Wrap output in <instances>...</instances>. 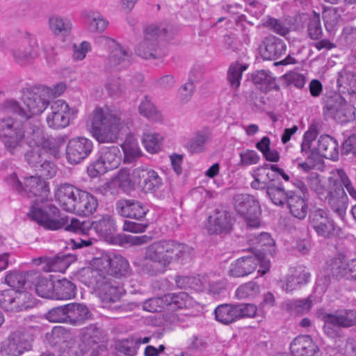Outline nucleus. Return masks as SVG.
Listing matches in <instances>:
<instances>
[{
  "instance_id": "nucleus-1",
  "label": "nucleus",
  "mask_w": 356,
  "mask_h": 356,
  "mask_svg": "<svg viewBox=\"0 0 356 356\" xmlns=\"http://www.w3.org/2000/svg\"><path fill=\"white\" fill-rule=\"evenodd\" d=\"M32 217L37 220L40 226L49 230H65L82 235H88L93 229L99 235H106L111 232L113 227L112 218L108 215L102 216L99 219L90 221H80L72 218L69 224L67 216L60 215L59 209L49 203L44 207H35L31 213Z\"/></svg>"
},
{
  "instance_id": "nucleus-2",
  "label": "nucleus",
  "mask_w": 356,
  "mask_h": 356,
  "mask_svg": "<svg viewBox=\"0 0 356 356\" xmlns=\"http://www.w3.org/2000/svg\"><path fill=\"white\" fill-rule=\"evenodd\" d=\"M193 257L194 250L191 246L175 240H161L145 248L141 269L154 276L163 273L173 261L186 264L191 262Z\"/></svg>"
},
{
  "instance_id": "nucleus-3",
  "label": "nucleus",
  "mask_w": 356,
  "mask_h": 356,
  "mask_svg": "<svg viewBox=\"0 0 356 356\" xmlns=\"http://www.w3.org/2000/svg\"><path fill=\"white\" fill-rule=\"evenodd\" d=\"M121 115L115 108H96L90 115L92 136L99 143L116 141L123 124Z\"/></svg>"
},
{
  "instance_id": "nucleus-4",
  "label": "nucleus",
  "mask_w": 356,
  "mask_h": 356,
  "mask_svg": "<svg viewBox=\"0 0 356 356\" xmlns=\"http://www.w3.org/2000/svg\"><path fill=\"white\" fill-rule=\"evenodd\" d=\"M177 33L173 24H149L145 29V38L136 49V54L144 59H161L168 54L162 39H170Z\"/></svg>"
},
{
  "instance_id": "nucleus-5",
  "label": "nucleus",
  "mask_w": 356,
  "mask_h": 356,
  "mask_svg": "<svg viewBox=\"0 0 356 356\" xmlns=\"http://www.w3.org/2000/svg\"><path fill=\"white\" fill-rule=\"evenodd\" d=\"M80 279L85 285L93 289L104 303L117 302L124 291L113 277L92 266L82 269Z\"/></svg>"
},
{
  "instance_id": "nucleus-6",
  "label": "nucleus",
  "mask_w": 356,
  "mask_h": 356,
  "mask_svg": "<svg viewBox=\"0 0 356 356\" xmlns=\"http://www.w3.org/2000/svg\"><path fill=\"white\" fill-rule=\"evenodd\" d=\"M47 90L45 89H33L24 92L23 104L17 101L8 99L1 107L3 113H15L21 118L28 120L33 115H40L49 104L47 99Z\"/></svg>"
},
{
  "instance_id": "nucleus-7",
  "label": "nucleus",
  "mask_w": 356,
  "mask_h": 356,
  "mask_svg": "<svg viewBox=\"0 0 356 356\" xmlns=\"http://www.w3.org/2000/svg\"><path fill=\"white\" fill-rule=\"evenodd\" d=\"M317 317L323 322V332L330 338L342 336L341 328H349L356 325V310L337 309L333 313H327L321 309L316 312Z\"/></svg>"
},
{
  "instance_id": "nucleus-8",
  "label": "nucleus",
  "mask_w": 356,
  "mask_h": 356,
  "mask_svg": "<svg viewBox=\"0 0 356 356\" xmlns=\"http://www.w3.org/2000/svg\"><path fill=\"white\" fill-rule=\"evenodd\" d=\"M0 138L5 149L13 155L22 154L24 151V133L15 126L11 117L0 119Z\"/></svg>"
},
{
  "instance_id": "nucleus-9",
  "label": "nucleus",
  "mask_w": 356,
  "mask_h": 356,
  "mask_svg": "<svg viewBox=\"0 0 356 356\" xmlns=\"http://www.w3.org/2000/svg\"><path fill=\"white\" fill-rule=\"evenodd\" d=\"M91 266L112 277H127L131 274V268L127 259L115 253H104L99 257L93 258Z\"/></svg>"
},
{
  "instance_id": "nucleus-10",
  "label": "nucleus",
  "mask_w": 356,
  "mask_h": 356,
  "mask_svg": "<svg viewBox=\"0 0 356 356\" xmlns=\"http://www.w3.org/2000/svg\"><path fill=\"white\" fill-rule=\"evenodd\" d=\"M121 152L118 146L102 147L96 160L88 167L90 176L95 177L117 168L121 162Z\"/></svg>"
},
{
  "instance_id": "nucleus-11",
  "label": "nucleus",
  "mask_w": 356,
  "mask_h": 356,
  "mask_svg": "<svg viewBox=\"0 0 356 356\" xmlns=\"http://www.w3.org/2000/svg\"><path fill=\"white\" fill-rule=\"evenodd\" d=\"M234 207L236 213L245 219L249 227L257 228L260 226V205L253 196L236 194L234 197Z\"/></svg>"
},
{
  "instance_id": "nucleus-12",
  "label": "nucleus",
  "mask_w": 356,
  "mask_h": 356,
  "mask_svg": "<svg viewBox=\"0 0 356 356\" xmlns=\"http://www.w3.org/2000/svg\"><path fill=\"white\" fill-rule=\"evenodd\" d=\"M323 112L325 115L333 118L339 123L343 124L352 121L355 118V107L339 94L327 96L325 99Z\"/></svg>"
},
{
  "instance_id": "nucleus-13",
  "label": "nucleus",
  "mask_w": 356,
  "mask_h": 356,
  "mask_svg": "<svg viewBox=\"0 0 356 356\" xmlns=\"http://www.w3.org/2000/svg\"><path fill=\"white\" fill-rule=\"evenodd\" d=\"M34 305L35 300L26 291L7 289L0 292V307L5 311L19 312Z\"/></svg>"
},
{
  "instance_id": "nucleus-14",
  "label": "nucleus",
  "mask_w": 356,
  "mask_h": 356,
  "mask_svg": "<svg viewBox=\"0 0 356 356\" xmlns=\"http://www.w3.org/2000/svg\"><path fill=\"white\" fill-rule=\"evenodd\" d=\"M50 112L47 116L48 126L54 129H60L70 125L77 113L74 108H70L63 99H57L49 103Z\"/></svg>"
},
{
  "instance_id": "nucleus-15",
  "label": "nucleus",
  "mask_w": 356,
  "mask_h": 356,
  "mask_svg": "<svg viewBox=\"0 0 356 356\" xmlns=\"http://www.w3.org/2000/svg\"><path fill=\"white\" fill-rule=\"evenodd\" d=\"M26 151L24 158L26 163L40 173V176L51 178L56 174L54 163L49 159L47 150L41 147H32Z\"/></svg>"
},
{
  "instance_id": "nucleus-16",
  "label": "nucleus",
  "mask_w": 356,
  "mask_h": 356,
  "mask_svg": "<svg viewBox=\"0 0 356 356\" xmlns=\"http://www.w3.org/2000/svg\"><path fill=\"white\" fill-rule=\"evenodd\" d=\"M328 182L330 191L327 196H325L327 199V204L334 213L343 218L348 206V196L336 176H330L328 178Z\"/></svg>"
},
{
  "instance_id": "nucleus-17",
  "label": "nucleus",
  "mask_w": 356,
  "mask_h": 356,
  "mask_svg": "<svg viewBox=\"0 0 356 356\" xmlns=\"http://www.w3.org/2000/svg\"><path fill=\"white\" fill-rule=\"evenodd\" d=\"M23 187V193H26L30 197H38L35 200V204L31 207L28 215L31 219L35 221L39 225H40L38 220L32 217L31 213L34 208L44 207V206L47 203L54 206L51 202H43L44 197H45L48 193V189L47 188L45 183L41 179L40 177L31 176L24 179Z\"/></svg>"
},
{
  "instance_id": "nucleus-18",
  "label": "nucleus",
  "mask_w": 356,
  "mask_h": 356,
  "mask_svg": "<svg viewBox=\"0 0 356 356\" xmlns=\"http://www.w3.org/2000/svg\"><path fill=\"white\" fill-rule=\"evenodd\" d=\"M309 224L318 236L324 238H331L334 235L335 223L328 213L323 209H315L309 213Z\"/></svg>"
},
{
  "instance_id": "nucleus-19",
  "label": "nucleus",
  "mask_w": 356,
  "mask_h": 356,
  "mask_svg": "<svg viewBox=\"0 0 356 356\" xmlns=\"http://www.w3.org/2000/svg\"><path fill=\"white\" fill-rule=\"evenodd\" d=\"M93 143L85 137L70 139L66 147V159L72 165L78 164L92 152Z\"/></svg>"
},
{
  "instance_id": "nucleus-20",
  "label": "nucleus",
  "mask_w": 356,
  "mask_h": 356,
  "mask_svg": "<svg viewBox=\"0 0 356 356\" xmlns=\"http://www.w3.org/2000/svg\"><path fill=\"white\" fill-rule=\"evenodd\" d=\"M27 33H22L19 42L11 49V53L15 60L22 65L31 63L35 58L38 57L39 53L35 49L37 46L36 42L29 38Z\"/></svg>"
},
{
  "instance_id": "nucleus-21",
  "label": "nucleus",
  "mask_w": 356,
  "mask_h": 356,
  "mask_svg": "<svg viewBox=\"0 0 356 356\" xmlns=\"http://www.w3.org/2000/svg\"><path fill=\"white\" fill-rule=\"evenodd\" d=\"M115 211L124 218L142 221L145 218L148 209L139 200L122 198L115 202Z\"/></svg>"
},
{
  "instance_id": "nucleus-22",
  "label": "nucleus",
  "mask_w": 356,
  "mask_h": 356,
  "mask_svg": "<svg viewBox=\"0 0 356 356\" xmlns=\"http://www.w3.org/2000/svg\"><path fill=\"white\" fill-rule=\"evenodd\" d=\"M232 228L231 214L225 210L216 209L208 218L207 229L210 234H227Z\"/></svg>"
},
{
  "instance_id": "nucleus-23",
  "label": "nucleus",
  "mask_w": 356,
  "mask_h": 356,
  "mask_svg": "<svg viewBox=\"0 0 356 356\" xmlns=\"http://www.w3.org/2000/svg\"><path fill=\"white\" fill-rule=\"evenodd\" d=\"M111 51L106 60V67L112 69L122 70L131 64V53L127 47L113 41Z\"/></svg>"
},
{
  "instance_id": "nucleus-24",
  "label": "nucleus",
  "mask_w": 356,
  "mask_h": 356,
  "mask_svg": "<svg viewBox=\"0 0 356 356\" xmlns=\"http://www.w3.org/2000/svg\"><path fill=\"white\" fill-rule=\"evenodd\" d=\"M134 176L139 179L138 184L145 193L156 191L163 184L162 179L153 170L136 169L134 171Z\"/></svg>"
},
{
  "instance_id": "nucleus-25",
  "label": "nucleus",
  "mask_w": 356,
  "mask_h": 356,
  "mask_svg": "<svg viewBox=\"0 0 356 356\" xmlns=\"http://www.w3.org/2000/svg\"><path fill=\"white\" fill-rule=\"evenodd\" d=\"M330 270L337 278L356 280V259L346 262L344 257L339 255L332 260Z\"/></svg>"
},
{
  "instance_id": "nucleus-26",
  "label": "nucleus",
  "mask_w": 356,
  "mask_h": 356,
  "mask_svg": "<svg viewBox=\"0 0 356 356\" xmlns=\"http://www.w3.org/2000/svg\"><path fill=\"white\" fill-rule=\"evenodd\" d=\"M286 50L284 42L273 35L265 38L260 46L261 56L266 60H276L285 54Z\"/></svg>"
},
{
  "instance_id": "nucleus-27",
  "label": "nucleus",
  "mask_w": 356,
  "mask_h": 356,
  "mask_svg": "<svg viewBox=\"0 0 356 356\" xmlns=\"http://www.w3.org/2000/svg\"><path fill=\"white\" fill-rule=\"evenodd\" d=\"M291 351L298 356H318L319 348L309 335L296 337L291 343Z\"/></svg>"
},
{
  "instance_id": "nucleus-28",
  "label": "nucleus",
  "mask_w": 356,
  "mask_h": 356,
  "mask_svg": "<svg viewBox=\"0 0 356 356\" xmlns=\"http://www.w3.org/2000/svg\"><path fill=\"white\" fill-rule=\"evenodd\" d=\"M258 266V259L253 254L242 257L232 263L229 274L236 277L246 276L254 271Z\"/></svg>"
},
{
  "instance_id": "nucleus-29",
  "label": "nucleus",
  "mask_w": 356,
  "mask_h": 356,
  "mask_svg": "<svg viewBox=\"0 0 356 356\" xmlns=\"http://www.w3.org/2000/svg\"><path fill=\"white\" fill-rule=\"evenodd\" d=\"M67 323L78 326L91 318L92 314L86 305L81 303L67 304Z\"/></svg>"
},
{
  "instance_id": "nucleus-30",
  "label": "nucleus",
  "mask_w": 356,
  "mask_h": 356,
  "mask_svg": "<svg viewBox=\"0 0 356 356\" xmlns=\"http://www.w3.org/2000/svg\"><path fill=\"white\" fill-rule=\"evenodd\" d=\"M338 149V143L334 138L328 135H323L318 140L316 154L318 156L320 154L325 159L335 161L339 156Z\"/></svg>"
},
{
  "instance_id": "nucleus-31",
  "label": "nucleus",
  "mask_w": 356,
  "mask_h": 356,
  "mask_svg": "<svg viewBox=\"0 0 356 356\" xmlns=\"http://www.w3.org/2000/svg\"><path fill=\"white\" fill-rule=\"evenodd\" d=\"M307 184L301 180H296L294 186L299 189L304 196L308 193V187L314 191L320 197H325L327 189L325 184L322 182L320 176L316 173L312 174L306 179Z\"/></svg>"
},
{
  "instance_id": "nucleus-32",
  "label": "nucleus",
  "mask_w": 356,
  "mask_h": 356,
  "mask_svg": "<svg viewBox=\"0 0 356 356\" xmlns=\"http://www.w3.org/2000/svg\"><path fill=\"white\" fill-rule=\"evenodd\" d=\"M294 191H286L281 182L268 186L266 193L271 202L277 206H283L287 202Z\"/></svg>"
},
{
  "instance_id": "nucleus-33",
  "label": "nucleus",
  "mask_w": 356,
  "mask_h": 356,
  "mask_svg": "<svg viewBox=\"0 0 356 356\" xmlns=\"http://www.w3.org/2000/svg\"><path fill=\"white\" fill-rule=\"evenodd\" d=\"M286 203L290 213L293 217L299 220H302L306 217L308 211V205L305 200V196L303 195L302 197L293 192Z\"/></svg>"
},
{
  "instance_id": "nucleus-34",
  "label": "nucleus",
  "mask_w": 356,
  "mask_h": 356,
  "mask_svg": "<svg viewBox=\"0 0 356 356\" xmlns=\"http://www.w3.org/2000/svg\"><path fill=\"white\" fill-rule=\"evenodd\" d=\"M236 304H222L214 310L216 319L225 325L238 320Z\"/></svg>"
},
{
  "instance_id": "nucleus-35",
  "label": "nucleus",
  "mask_w": 356,
  "mask_h": 356,
  "mask_svg": "<svg viewBox=\"0 0 356 356\" xmlns=\"http://www.w3.org/2000/svg\"><path fill=\"white\" fill-rule=\"evenodd\" d=\"M337 87L341 92L356 93V73L343 70L338 73Z\"/></svg>"
},
{
  "instance_id": "nucleus-36",
  "label": "nucleus",
  "mask_w": 356,
  "mask_h": 356,
  "mask_svg": "<svg viewBox=\"0 0 356 356\" xmlns=\"http://www.w3.org/2000/svg\"><path fill=\"white\" fill-rule=\"evenodd\" d=\"M35 273L29 272L26 274L20 273H13L6 276V282L12 287V289L19 290V289L26 286V289H31V282L33 281Z\"/></svg>"
},
{
  "instance_id": "nucleus-37",
  "label": "nucleus",
  "mask_w": 356,
  "mask_h": 356,
  "mask_svg": "<svg viewBox=\"0 0 356 356\" xmlns=\"http://www.w3.org/2000/svg\"><path fill=\"white\" fill-rule=\"evenodd\" d=\"M33 279L36 281L34 284L35 293L42 298L54 299L55 282L50 278L40 276L37 273Z\"/></svg>"
},
{
  "instance_id": "nucleus-38",
  "label": "nucleus",
  "mask_w": 356,
  "mask_h": 356,
  "mask_svg": "<svg viewBox=\"0 0 356 356\" xmlns=\"http://www.w3.org/2000/svg\"><path fill=\"white\" fill-rule=\"evenodd\" d=\"M79 190V188L69 184L58 186L55 191V197L60 207L65 209Z\"/></svg>"
},
{
  "instance_id": "nucleus-39",
  "label": "nucleus",
  "mask_w": 356,
  "mask_h": 356,
  "mask_svg": "<svg viewBox=\"0 0 356 356\" xmlns=\"http://www.w3.org/2000/svg\"><path fill=\"white\" fill-rule=\"evenodd\" d=\"M26 136H24V145L26 144L29 147H40L44 143L46 135L39 124H33L26 128Z\"/></svg>"
},
{
  "instance_id": "nucleus-40",
  "label": "nucleus",
  "mask_w": 356,
  "mask_h": 356,
  "mask_svg": "<svg viewBox=\"0 0 356 356\" xmlns=\"http://www.w3.org/2000/svg\"><path fill=\"white\" fill-rule=\"evenodd\" d=\"M54 291V299L68 300L76 295L75 285L67 279L57 280Z\"/></svg>"
},
{
  "instance_id": "nucleus-41",
  "label": "nucleus",
  "mask_w": 356,
  "mask_h": 356,
  "mask_svg": "<svg viewBox=\"0 0 356 356\" xmlns=\"http://www.w3.org/2000/svg\"><path fill=\"white\" fill-rule=\"evenodd\" d=\"M97 207L98 201L97 198L91 193L83 191L76 214L79 216H89L96 211Z\"/></svg>"
},
{
  "instance_id": "nucleus-42",
  "label": "nucleus",
  "mask_w": 356,
  "mask_h": 356,
  "mask_svg": "<svg viewBox=\"0 0 356 356\" xmlns=\"http://www.w3.org/2000/svg\"><path fill=\"white\" fill-rule=\"evenodd\" d=\"M209 140V135L204 131H197L188 140L186 149L191 154H197L203 152L205 145Z\"/></svg>"
},
{
  "instance_id": "nucleus-43",
  "label": "nucleus",
  "mask_w": 356,
  "mask_h": 356,
  "mask_svg": "<svg viewBox=\"0 0 356 356\" xmlns=\"http://www.w3.org/2000/svg\"><path fill=\"white\" fill-rule=\"evenodd\" d=\"M314 299L312 296L307 298L289 300L286 307L289 312L293 314H305L308 313L313 306Z\"/></svg>"
},
{
  "instance_id": "nucleus-44",
  "label": "nucleus",
  "mask_w": 356,
  "mask_h": 356,
  "mask_svg": "<svg viewBox=\"0 0 356 356\" xmlns=\"http://www.w3.org/2000/svg\"><path fill=\"white\" fill-rule=\"evenodd\" d=\"M141 115L152 122H160L163 119L162 114L157 110L148 97L145 96L138 106Z\"/></svg>"
},
{
  "instance_id": "nucleus-45",
  "label": "nucleus",
  "mask_w": 356,
  "mask_h": 356,
  "mask_svg": "<svg viewBox=\"0 0 356 356\" xmlns=\"http://www.w3.org/2000/svg\"><path fill=\"white\" fill-rule=\"evenodd\" d=\"M25 350L24 343L18 337L9 338L1 347V353L7 356H19Z\"/></svg>"
},
{
  "instance_id": "nucleus-46",
  "label": "nucleus",
  "mask_w": 356,
  "mask_h": 356,
  "mask_svg": "<svg viewBox=\"0 0 356 356\" xmlns=\"http://www.w3.org/2000/svg\"><path fill=\"white\" fill-rule=\"evenodd\" d=\"M124 154V162L132 163L141 156V151L136 140L130 137L127 138L122 145Z\"/></svg>"
},
{
  "instance_id": "nucleus-47",
  "label": "nucleus",
  "mask_w": 356,
  "mask_h": 356,
  "mask_svg": "<svg viewBox=\"0 0 356 356\" xmlns=\"http://www.w3.org/2000/svg\"><path fill=\"white\" fill-rule=\"evenodd\" d=\"M252 81L255 84L266 86V90H278L279 86L276 83L275 79L271 73L266 70H259L252 74Z\"/></svg>"
},
{
  "instance_id": "nucleus-48",
  "label": "nucleus",
  "mask_w": 356,
  "mask_h": 356,
  "mask_svg": "<svg viewBox=\"0 0 356 356\" xmlns=\"http://www.w3.org/2000/svg\"><path fill=\"white\" fill-rule=\"evenodd\" d=\"M102 339L101 330L93 325H90L83 330L82 341L88 346L99 343Z\"/></svg>"
},
{
  "instance_id": "nucleus-49",
  "label": "nucleus",
  "mask_w": 356,
  "mask_h": 356,
  "mask_svg": "<svg viewBox=\"0 0 356 356\" xmlns=\"http://www.w3.org/2000/svg\"><path fill=\"white\" fill-rule=\"evenodd\" d=\"M256 241L257 247L260 248L259 252L268 253L270 256L275 253V241L268 233H261Z\"/></svg>"
},
{
  "instance_id": "nucleus-50",
  "label": "nucleus",
  "mask_w": 356,
  "mask_h": 356,
  "mask_svg": "<svg viewBox=\"0 0 356 356\" xmlns=\"http://www.w3.org/2000/svg\"><path fill=\"white\" fill-rule=\"evenodd\" d=\"M245 70L246 66L238 63L230 65L227 72V79L232 88L239 87L242 74Z\"/></svg>"
},
{
  "instance_id": "nucleus-51",
  "label": "nucleus",
  "mask_w": 356,
  "mask_h": 356,
  "mask_svg": "<svg viewBox=\"0 0 356 356\" xmlns=\"http://www.w3.org/2000/svg\"><path fill=\"white\" fill-rule=\"evenodd\" d=\"M254 181L251 183V187L256 190H267L268 186H272L270 184L266 176L264 168L258 167L253 172L252 175Z\"/></svg>"
},
{
  "instance_id": "nucleus-52",
  "label": "nucleus",
  "mask_w": 356,
  "mask_h": 356,
  "mask_svg": "<svg viewBox=\"0 0 356 356\" xmlns=\"http://www.w3.org/2000/svg\"><path fill=\"white\" fill-rule=\"evenodd\" d=\"M139 341V340H135L134 337L121 340L117 345V349L126 356H134L138 349L137 343Z\"/></svg>"
},
{
  "instance_id": "nucleus-53",
  "label": "nucleus",
  "mask_w": 356,
  "mask_h": 356,
  "mask_svg": "<svg viewBox=\"0 0 356 356\" xmlns=\"http://www.w3.org/2000/svg\"><path fill=\"white\" fill-rule=\"evenodd\" d=\"M67 305L52 308L46 314V318L53 323H67Z\"/></svg>"
},
{
  "instance_id": "nucleus-54",
  "label": "nucleus",
  "mask_w": 356,
  "mask_h": 356,
  "mask_svg": "<svg viewBox=\"0 0 356 356\" xmlns=\"http://www.w3.org/2000/svg\"><path fill=\"white\" fill-rule=\"evenodd\" d=\"M161 136L156 133H145L143 136V143L145 149L150 153H155L159 149Z\"/></svg>"
},
{
  "instance_id": "nucleus-55",
  "label": "nucleus",
  "mask_w": 356,
  "mask_h": 356,
  "mask_svg": "<svg viewBox=\"0 0 356 356\" xmlns=\"http://www.w3.org/2000/svg\"><path fill=\"white\" fill-rule=\"evenodd\" d=\"M259 292V286L254 282H250L240 286L236 291V296L243 299L254 297Z\"/></svg>"
},
{
  "instance_id": "nucleus-56",
  "label": "nucleus",
  "mask_w": 356,
  "mask_h": 356,
  "mask_svg": "<svg viewBox=\"0 0 356 356\" xmlns=\"http://www.w3.org/2000/svg\"><path fill=\"white\" fill-rule=\"evenodd\" d=\"M65 143V139L63 136L56 138L46 137L44 144L40 147L43 149H48L51 154L55 157L59 156V149L61 145Z\"/></svg>"
},
{
  "instance_id": "nucleus-57",
  "label": "nucleus",
  "mask_w": 356,
  "mask_h": 356,
  "mask_svg": "<svg viewBox=\"0 0 356 356\" xmlns=\"http://www.w3.org/2000/svg\"><path fill=\"white\" fill-rule=\"evenodd\" d=\"M283 79L287 86H293L297 88H302L305 84V77L298 72H290L283 76Z\"/></svg>"
},
{
  "instance_id": "nucleus-58",
  "label": "nucleus",
  "mask_w": 356,
  "mask_h": 356,
  "mask_svg": "<svg viewBox=\"0 0 356 356\" xmlns=\"http://www.w3.org/2000/svg\"><path fill=\"white\" fill-rule=\"evenodd\" d=\"M332 175L336 176V177L339 179L341 186L346 188L350 195L356 199V189L353 186L351 181L344 170L342 169H337L335 172L332 173Z\"/></svg>"
},
{
  "instance_id": "nucleus-59",
  "label": "nucleus",
  "mask_w": 356,
  "mask_h": 356,
  "mask_svg": "<svg viewBox=\"0 0 356 356\" xmlns=\"http://www.w3.org/2000/svg\"><path fill=\"white\" fill-rule=\"evenodd\" d=\"M186 297V294L181 293H168L163 296V305L172 306L173 309L181 308L184 303L183 300Z\"/></svg>"
},
{
  "instance_id": "nucleus-60",
  "label": "nucleus",
  "mask_w": 356,
  "mask_h": 356,
  "mask_svg": "<svg viewBox=\"0 0 356 356\" xmlns=\"http://www.w3.org/2000/svg\"><path fill=\"white\" fill-rule=\"evenodd\" d=\"M63 356H83V350L79 343L75 340L65 342Z\"/></svg>"
},
{
  "instance_id": "nucleus-61",
  "label": "nucleus",
  "mask_w": 356,
  "mask_h": 356,
  "mask_svg": "<svg viewBox=\"0 0 356 356\" xmlns=\"http://www.w3.org/2000/svg\"><path fill=\"white\" fill-rule=\"evenodd\" d=\"M106 89L110 96L118 97L124 92V86L120 79L113 78L106 83Z\"/></svg>"
},
{
  "instance_id": "nucleus-62",
  "label": "nucleus",
  "mask_w": 356,
  "mask_h": 356,
  "mask_svg": "<svg viewBox=\"0 0 356 356\" xmlns=\"http://www.w3.org/2000/svg\"><path fill=\"white\" fill-rule=\"evenodd\" d=\"M238 320L243 318H253L256 316L257 308L253 304H236Z\"/></svg>"
},
{
  "instance_id": "nucleus-63",
  "label": "nucleus",
  "mask_w": 356,
  "mask_h": 356,
  "mask_svg": "<svg viewBox=\"0 0 356 356\" xmlns=\"http://www.w3.org/2000/svg\"><path fill=\"white\" fill-rule=\"evenodd\" d=\"M116 181L118 183L119 187L123 191H127L132 186L129 170L127 169H121L118 172L116 176Z\"/></svg>"
},
{
  "instance_id": "nucleus-64",
  "label": "nucleus",
  "mask_w": 356,
  "mask_h": 356,
  "mask_svg": "<svg viewBox=\"0 0 356 356\" xmlns=\"http://www.w3.org/2000/svg\"><path fill=\"white\" fill-rule=\"evenodd\" d=\"M144 309L150 312H159L164 307L163 297L153 298L145 300L143 302Z\"/></svg>"
}]
</instances>
